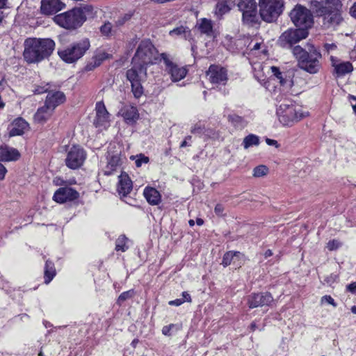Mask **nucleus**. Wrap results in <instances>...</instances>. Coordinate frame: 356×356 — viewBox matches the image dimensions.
<instances>
[{
    "instance_id": "obj_47",
    "label": "nucleus",
    "mask_w": 356,
    "mask_h": 356,
    "mask_svg": "<svg viewBox=\"0 0 356 356\" xmlns=\"http://www.w3.org/2000/svg\"><path fill=\"white\" fill-rule=\"evenodd\" d=\"M33 92L35 94H42L44 92H48L49 91L48 90V87L47 85V86H36Z\"/></svg>"
},
{
    "instance_id": "obj_59",
    "label": "nucleus",
    "mask_w": 356,
    "mask_h": 356,
    "mask_svg": "<svg viewBox=\"0 0 356 356\" xmlns=\"http://www.w3.org/2000/svg\"><path fill=\"white\" fill-rule=\"evenodd\" d=\"M260 47H261V43L256 42L251 49L252 50H258L260 49Z\"/></svg>"
},
{
    "instance_id": "obj_2",
    "label": "nucleus",
    "mask_w": 356,
    "mask_h": 356,
    "mask_svg": "<svg viewBox=\"0 0 356 356\" xmlns=\"http://www.w3.org/2000/svg\"><path fill=\"white\" fill-rule=\"evenodd\" d=\"M55 49L50 38H29L24 42V58L29 63H35L47 58Z\"/></svg>"
},
{
    "instance_id": "obj_36",
    "label": "nucleus",
    "mask_w": 356,
    "mask_h": 356,
    "mask_svg": "<svg viewBox=\"0 0 356 356\" xmlns=\"http://www.w3.org/2000/svg\"><path fill=\"white\" fill-rule=\"evenodd\" d=\"M120 165V159L118 155L112 156L108 160L105 174L111 175L116 170V168Z\"/></svg>"
},
{
    "instance_id": "obj_32",
    "label": "nucleus",
    "mask_w": 356,
    "mask_h": 356,
    "mask_svg": "<svg viewBox=\"0 0 356 356\" xmlns=\"http://www.w3.org/2000/svg\"><path fill=\"white\" fill-rule=\"evenodd\" d=\"M228 121L238 129H243L247 125L245 120L238 115L231 114L227 116Z\"/></svg>"
},
{
    "instance_id": "obj_18",
    "label": "nucleus",
    "mask_w": 356,
    "mask_h": 356,
    "mask_svg": "<svg viewBox=\"0 0 356 356\" xmlns=\"http://www.w3.org/2000/svg\"><path fill=\"white\" fill-rule=\"evenodd\" d=\"M65 6V4L60 0H42L41 1V13L46 15H54Z\"/></svg>"
},
{
    "instance_id": "obj_43",
    "label": "nucleus",
    "mask_w": 356,
    "mask_h": 356,
    "mask_svg": "<svg viewBox=\"0 0 356 356\" xmlns=\"http://www.w3.org/2000/svg\"><path fill=\"white\" fill-rule=\"evenodd\" d=\"M137 159L136 160V165L139 168L143 163H147L149 161V158L144 154H139L136 156Z\"/></svg>"
},
{
    "instance_id": "obj_37",
    "label": "nucleus",
    "mask_w": 356,
    "mask_h": 356,
    "mask_svg": "<svg viewBox=\"0 0 356 356\" xmlns=\"http://www.w3.org/2000/svg\"><path fill=\"white\" fill-rule=\"evenodd\" d=\"M127 241L125 235H120L115 241V250L125 252L128 249Z\"/></svg>"
},
{
    "instance_id": "obj_64",
    "label": "nucleus",
    "mask_w": 356,
    "mask_h": 356,
    "mask_svg": "<svg viewBox=\"0 0 356 356\" xmlns=\"http://www.w3.org/2000/svg\"><path fill=\"white\" fill-rule=\"evenodd\" d=\"M350 310H351V312H352L353 314H356V306H355V305L353 306V307H351Z\"/></svg>"
},
{
    "instance_id": "obj_29",
    "label": "nucleus",
    "mask_w": 356,
    "mask_h": 356,
    "mask_svg": "<svg viewBox=\"0 0 356 356\" xmlns=\"http://www.w3.org/2000/svg\"><path fill=\"white\" fill-rule=\"evenodd\" d=\"M270 69L272 73L280 81V83L282 86H286L287 87L292 86L293 81L291 79H287L286 75L280 72L277 67L273 66ZM289 78H290V76Z\"/></svg>"
},
{
    "instance_id": "obj_51",
    "label": "nucleus",
    "mask_w": 356,
    "mask_h": 356,
    "mask_svg": "<svg viewBox=\"0 0 356 356\" xmlns=\"http://www.w3.org/2000/svg\"><path fill=\"white\" fill-rule=\"evenodd\" d=\"M181 299L182 300V301H184V303L185 302H191L192 301L191 297L187 291H184L182 293V298Z\"/></svg>"
},
{
    "instance_id": "obj_26",
    "label": "nucleus",
    "mask_w": 356,
    "mask_h": 356,
    "mask_svg": "<svg viewBox=\"0 0 356 356\" xmlns=\"http://www.w3.org/2000/svg\"><path fill=\"white\" fill-rule=\"evenodd\" d=\"M54 111L45 104L39 108L34 115V120L40 124L44 123L52 115Z\"/></svg>"
},
{
    "instance_id": "obj_27",
    "label": "nucleus",
    "mask_w": 356,
    "mask_h": 356,
    "mask_svg": "<svg viewBox=\"0 0 356 356\" xmlns=\"http://www.w3.org/2000/svg\"><path fill=\"white\" fill-rule=\"evenodd\" d=\"M234 6L232 0H222L219 1L216 6V15L221 17L225 14L229 13Z\"/></svg>"
},
{
    "instance_id": "obj_54",
    "label": "nucleus",
    "mask_w": 356,
    "mask_h": 356,
    "mask_svg": "<svg viewBox=\"0 0 356 356\" xmlns=\"http://www.w3.org/2000/svg\"><path fill=\"white\" fill-rule=\"evenodd\" d=\"M6 172H7V170H6V168L3 166V165L0 163V179L1 180L4 179Z\"/></svg>"
},
{
    "instance_id": "obj_39",
    "label": "nucleus",
    "mask_w": 356,
    "mask_h": 356,
    "mask_svg": "<svg viewBox=\"0 0 356 356\" xmlns=\"http://www.w3.org/2000/svg\"><path fill=\"white\" fill-rule=\"evenodd\" d=\"M268 172V168L264 165H259L254 168L253 176L255 177H263Z\"/></svg>"
},
{
    "instance_id": "obj_58",
    "label": "nucleus",
    "mask_w": 356,
    "mask_h": 356,
    "mask_svg": "<svg viewBox=\"0 0 356 356\" xmlns=\"http://www.w3.org/2000/svg\"><path fill=\"white\" fill-rule=\"evenodd\" d=\"M273 255V252L270 250H267L265 252H264V257L265 258H268L270 256Z\"/></svg>"
},
{
    "instance_id": "obj_41",
    "label": "nucleus",
    "mask_w": 356,
    "mask_h": 356,
    "mask_svg": "<svg viewBox=\"0 0 356 356\" xmlns=\"http://www.w3.org/2000/svg\"><path fill=\"white\" fill-rule=\"evenodd\" d=\"M108 54L106 52H100L97 54L94 57L93 60L96 61V65H100L103 60L108 58Z\"/></svg>"
},
{
    "instance_id": "obj_35",
    "label": "nucleus",
    "mask_w": 356,
    "mask_h": 356,
    "mask_svg": "<svg viewBox=\"0 0 356 356\" xmlns=\"http://www.w3.org/2000/svg\"><path fill=\"white\" fill-rule=\"evenodd\" d=\"M259 137L251 134L244 138L243 141V145L244 149H247L252 146L259 145Z\"/></svg>"
},
{
    "instance_id": "obj_28",
    "label": "nucleus",
    "mask_w": 356,
    "mask_h": 356,
    "mask_svg": "<svg viewBox=\"0 0 356 356\" xmlns=\"http://www.w3.org/2000/svg\"><path fill=\"white\" fill-rule=\"evenodd\" d=\"M122 112V115L127 123H133L138 118V113L136 107H126Z\"/></svg>"
},
{
    "instance_id": "obj_49",
    "label": "nucleus",
    "mask_w": 356,
    "mask_h": 356,
    "mask_svg": "<svg viewBox=\"0 0 356 356\" xmlns=\"http://www.w3.org/2000/svg\"><path fill=\"white\" fill-rule=\"evenodd\" d=\"M224 207L221 204H217L215 207L214 211L216 215L221 216L223 215Z\"/></svg>"
},
{
    "instance_id": "obj_56",
    "label": "nucleus",
    "mask_w": 356,
    "mask_h": 356,
    "mask_svg": "<svg viewBox=\"0 0 356 356\" xmlns=\"http://www.w3.org/2000/svg\"><path fill=\"white\" fill-rule=\"evenodd\" d=\"M324 47H325V49L327 51H330L331 50H334V49H335L337 48L336 44H334L333 43L332 44H327V43H326V44H325Z\"/></svg>"
},
{
    "instance_id": "obj_50",
    "label": "nucleus",
    "mask_w": 356,
    "mask_h": 356,
    "mask_svg": "<svg viewBox=\"0 0 356 356\" xmlns=\"http://www.w3.org/2000/svg\"><path fill=\"white\" fill-rule=\"evenodd\" d=\"M346 289L348 291L350 292L353 294H356V282H352L346 286Z\"/></svg>"
},
{
    "instance_id": "obj_19",
    "label": "nucleus",
    "mask_w": 356,
    "mask_h": 356,
    "mask_svg": "<svg viewBox=\"0 0 356 356\" xmlns=\"http://www.w3.org/2000/svg\"><path fill=\"white\" fill-rule=\"evenodd\" d=\"M118 178L119 181L117 190L121 199H122L127 197L132 191L133 183L129 175L125 172H122Z\"/></svg>"
},
{
    "instance_id": "obj_57",
    "label": "nucleus",
    "mask_w": 356,
    "mask_h": 356,
    "mask_svg": "<svg viewBox=\"0 0 356 356\" xmlns=\"http://www.w3.org/2000/svg\"><path fill=\"white\" fill-rule=\"evenodd\" d=\"M266 143L268 145H275L277 147H278L277 141L275 140H273V139H270V138H266Z\"/></svg>"
},
{
    "instance_id": "obj_45",
    "label": "nucleus",
    "mask_w": 356,
    "mask_h": 356,
    "mask_svg": "<svg viewBox=\"0 0 356 356\" xmlns=\"http://www.w3.org/2000/svg\"><path fill=\"white\" fill-rule=\"evenodd\" d=\"M326 302L328 304L332 305L334 307H336L337 306V303L335 302L334 300L330 296L325 295L321 298V302Z\"/></svg>"
},
{
    "instance_id": "obj_60",
    "label": "nucleus",
    "mask_w": 356,
    "mask_h": 356,
    "mask_svg": "<svg viewBox=\"0 0 356 356\" xmlns=\"http://www.w3.org/2000/svg\"><path fill=\"white\" fill-rule=\"evenodd\" d=\"M7 0H0V9L5 7Z\"/></svg>"
},
{
    "instance_id": "obj_25",
    "label": "nucleus",
    "mask_w": 356,
    "mask_h": 356,
    "mask_svg": "<svg viewBox=\"0 0 356 356\" xmlns=\"http://www.w3.org/2000/svg\"><path fill=\"white\" fill-rule=\"evenodd\" d=\"M29 127V124L22 118L15 119L12 123V127L9 131V136H22Z\"/></svg>"
},
{
    "instance_id": "obj_13",
    "label": "nucleus",
    "mask_w": 356,
    "mask_h": 356,
    "mask_svg": "<svg viewBox=\"0 0 356 356\" xmlns=\"http://www.w3.org/2000/svg\"><path fill=\"white\" fill-rule=\"evenodd\" d=\"M161 60L165 65V72L170 75V79L173 82H177L183 79L187 74L188 70L184 67H179L173 63L168 54L163 53L161 54Z\"/></svg>"
},
{
    "instance_id": "obj_53",
    "label": "nucleus",
    "mask_w": 356,
    "mask_h": 356,
    "mask_svg": "<svg viewBox=\"0 0 356 356\" xmlns=\"http://www.w3.org/2000/svg\"><path fill=\"white\" fill-rule=\"evenodd\" d=\"M184 303V301L181 298H178L174 300L169 301L168 304L171 306H180Z\"/></svg>"
},
{
    "instance_id": "obj_40",
    "label": "nucleus",
    "mask_w": 356,
    "mask_h": 356,
    "mask_svg": "<svg viewBox=\"0 0 356 356\" xmlns=\"http://www.w3.org/2000/svg\"><path fill=\"white\" fill-rule=\"evenodd\" d=\"M133 294H134L133 290H129V291L122 293L118 298L117 303L118 305H121L122 304V302H124L125 300L131 298L133 296Z\"/></svg>"
},
{
    "instance_id": "obj_55",
    "label": "nucleus",
    "mask_w": 356,
    "mask_h": 356,
    "mask_svg": "<svg viewBox=\"0 0 356 356\" xmlns=\"http://www.w3.org/2000/svg\"><path fill=\"white\" fill-rule=\"evenodd\" d=\"M350 14L352 17L356 19V1L351 6L350 9Z\"/></svg>"
},
{
    "instance_id": "obj_1",
    "label": "nucleus",
    "mask_w": 356,
    "mask_h": 356,
    "mask_svg": "<svg viewBox=\"0 0 356 356\" xmlns=\"http://www.w3.org/2000/svg\"><path fill=\"white\" fill-rule=\"evenodd\" d=\"M342 3L340 0H312L310 8L318 17H322L325 29L335 28L343 20Z\"/></svg>"
},
{
    "instance_id": "obj_16",
    "label": "nucleus",
    "mask_w": 356,
    "mask_h": 356,
    "mask_svg": "<svg viewBox=\"0 0 356 356\" xmlns=\"http://www.w3.org/2000/svg\"><path fill=\"white\" fill-rule=\"evenodd\" d=\"M248 305L250 309L269 306L273 302L272 295L268 292L252 293L248 297Z\"/></svg>"
},
{
    "instance_id": "obj_48",
    "label": "nucleus",
    "mask_w": 356,
    "mask_h": 356,
    "mask_svg": "<svg viewBox=\"0 0 356 356\" xmlns=\"http://www.w3.org/2000/svg\"><path fill=\"white\" fill-rule=\"evenodd\" d=\"M130 19H131V15L126 14L124 15V17L119 18L116 21V24L118 26H121V25L124 24L125 22L129 20Z\"/></svg>"
},
{
    "instance_id": "obj_21",
    "label": "nucleus",
    "mask_w": 356,
    "mask_h": 356,
    "mask_svg": "<svg viewBox=\"0 0 356 356\" xmlns=\"http://www.w3.org/2000/svg\"><path fill=\"white\" fill-rule=\"evenodd\" d=\"M330 60L337 76H343L353 70V65L349 61L339 62L337 58L333 56H331Z\"/></svg>"
},
{
    "instance_id": "obj_44",
    "label": "nucleus",
    "mask_w": 356,
    "mask_h": 356,
    "mask_svg": "<svg viewBox=\"0 0 356 356\" xmlns=\"http://www.w3.org/2000/svg\"><path fill=\"white\" fill-rule=\"evenodd\" d=\"M186 32V28L184 26H180L174 29L173 30L170 31V35H181L182 34H185Z\"/></svg>"
},
{
    "instance_id": "obj_33",
    "label": "nucleus",
    "mask_w": 356,
    "mask_h": 356,
    "mask_svg": "<svg viewBox=\"0 0 356 356\" xmlns=\"http://www.w3.org/2000/svg\"><path fill=\"white\" fill-rule=\"evenodd\" d=\"M56 275L54 264L50 261H47L44 266V283L49 284Z\"/></svg>"
},
{
    "instance_id": "obj_14",
    "label": "nucleus",
    "mask_w": 356,
    "mask_h": 356,
    "mask_svg": "<svg viewBox=\"0 0 356 356\" xmlns=\"http://www.w3.org/2000/svg\"><path fill=\"white\" fill-rule=\"evenodd\" d=\"M86 152L79 145H73L67 154L65 164L70 169H77L84 163Z\"/></svg>"
},
{
    "instance_id": "obj_20",
    "label": "nucleus",
    "mask_w": 356,
    "mask_h": 356,
    "mask_svg": "<svg viewBox=\"0 0 356 356\" xmlns=\"http://www.w3.org/2000/svg\"><path fill=\"white\" fill-rule=\"evenodd\" d=\"M66 100L65 94L61 91H49L47 95L44 104L54 111L55 108L63 104Z\"/></svg>"
},
{
    "instance_id": "obj_11",
    "label": "nucleus",
    "mask_w": 356,
    "mask_h": 356,
    "mask_svg": "<svg viewBox=\"0 0 356 356\" xmlns=\"http://www.w3.org/2000/svg\"><path fill=\"white\" fill-rule=\"evenodd\" d=\"M290 17L296 26L307 30L313 24L312 15L309 10L302 6H296L290 13Z\"/></svg>"
},
{
    "instance_id": "obj_12",
    "label": "nucleus",
    "mask_w": 356,
    "mask_h": 356,
    "mask_svg": "<svg viewBox=\"0 0 356 356\" xmlns=\"http://www.w3.org/2000/svg\"><path fill=\"white\" fill-rule=\"evenodd\" d=\"M308 31L304 28L289 29L284 31L279 39V43L282 47H291L302 39L308 36Z\"/></svg>"
},
{
    "instance_id": "obj_31",
    "label": "nucleus",
    "mask_w": 356,
    "mask_h": 356,
    "mask_svg": "<svg viewBox=\"0 0 356 356\" xmlns=\"http://www.w3.org/2000/svg\"><path fill=\"white\" fill-rule=\"evenodd\" d=\"M191 132L193 134L197 135L199 136L204 135L207 137H211V134L213 133V131L211 129H207L205 127L204 124L198 122L195 123L193 126H192L191 129Z\"/></svg>"
},
{
    "instance_id": "obj_38",
    "label": "nucleus",
    "mask_w": 356,
    "mask_h": 356,
    "mask_svg": "<svg viewBox=\"0 0 356 356\" xmlns=\"http://www.w3.org/2000/svg\"><path fill=\"white\" fill-rule=\"evenodd\" d=\"M100 32L102 35L109 37L113 34V26L111 23L106 22L100 27Z\"/></svg>"
},
{
    "instance_id": "obj_23",
    "label": "nucleus",
    "mask_w": 356,
    "mask_h": 356,
    "mask_svg": "<svg viewBox=\"0 0 356 356\" xmlns=\"http://www.w3.org/2000/svg\"><path fill=\"white\" fill-rule=\"evenodd\" d=\"M143 195L150 205H159L161 202V193L153 187L146 186L143 191Z\"/></svg>"
},
{
    "instance_id": "obj_9",
    "label": "nucleus",
    "mask_w": 356,
    "mask_h": 356,
    "mask_svg": "<svg viewBox=\"0 0 356 356\" xmlns=\"http://www.w3.org/2000/svg\"><path fill=\"white\" fill-rule=\"evenodd\" d=\"M237 6L242 13V21L244 24L253 26L259 24L257 3L255 0H238Z\"/></svg>"
},
{
    "instance_id": "obj_52",
    "label": "nucleus",
    "mask_w": 356,
    "mask_h": 356,
    "mask_svg": "<svg viewBox=\"0 0 356 356\" xmlns=\"http://www.w3.org/2000/svg\"><path fill=\"white\" fill-rule=\"evenodd\" d=\"M99 65H96V61L95 60H93L92 62H90L88 63L86 65V71H91L92 70H94L95 67H98Z\"/></svg>"
},
{
    "instance_id": "obj_5",
    "label": "nucleus",
    "mask_w": 356,
    "mask_h": 356,
    "mask_svg": "<svg viewBox=\"0 0 356 356\" xmlns=\"http://www.w3.org/2000/svg\"><path fill=\"white\" fill-rule=\"evenodd\" d=\"M90 47L88 38L73 42L65 49H59L58 54L67 63H73L82 58Z\"/></svg>"
},
{
    "instance_id": "obj_17",
    "label": "nucleus",
    "mask_w": 356,
    "mask_h": 356,
    "mask_svg": "<svg viewBox=\"0 0 356 356\" xmlns=\"http://www.w3.org/2000/svg\"><path fill=\"white\" fill-rule=\"evenodd\" d=\"M79 196V193L70 187L59 188L54 193L53 199L58 203H65L67 201L76 200Z\"/></svg>"
},
{
    "instance_id": "obj_6",
    "label": "nucleus",
    "mask_w": 356,
    "mask_h": 356,
    "mask_svg": "<svg viewBox=\"0 0 356 356\" xmlns=\"http://www.w3.org/2000/svg\"><path fill=\"white\" fill-rule=\"evenodd\" d=\"M126 77L131 83L134 97H140L144 92L142 82L147 78V67L143 64L133 63V66L126 72Z\"/></svg>"
},
{
    "instance_id": "obj_7",
    "label": "nucleus",
    "mask_w": 356,
    "mask_h": 356,
    "mask_svg": "<svg viewBox=\"0 0 356 356\" xmlns=\"http://www.w3.org/2000/svg\"><path fill=\"white\" fill-rule=\"evenodd\" d=\"M259 16L266 22L277 20L282 13L284 3L283 0H259Z\"/></svg>"
},
{
    "instance_id": "obj_3",
    "label": "nucleus",
    "mask_w": 356,
    "mask_h": 356,
    "mask_svg": "<svg viewBox=\"0 0 356 356\" xmlns=\"http://www.w3.org/2000/svg\"><path fill=\"white\" fill-rule=\"evenodd\" d=\"M92 6L83 5L55 15L54 21L60 27L73 31L81 27L88 17H92Z\"/></svg>"
},
{
    "instance_id": "obj_8",
    "label": "nucleus",
    "mask_w": 356,
    "mask_h": 356,
    "mask_svg": "<svg viewBox=\"0 0 356 356\" xmlns=\"http://www.w3.org/2000/svg\"><path fill=\"white\" fill-rule=\"evenodd\" d=\"M156 49L149 40H142L139 44L136 52L132 59V63L143 64L146 67L153 64L156 58Z\"/></svg>"
},
{
    "instance_id": "obj_10",
    "label": "nucleus",
    "mask_w": 356,
    "mask_h": 356,
    "mask_svg": "<svg viewBox=\"0 0 356 356\" xmlns=\"http://www.w3.org/2000/svg\"><path fill=\"white\" fill-rule=\"evenodd\" d=\"M279 121L284 126H291L304 118V114L296 109L293 104H282L277 110Z\"/></svg>"
},
{
    "instance_id": "obj_46",
    "label": "nucleus",
    "mask_w": 356,
    "mask_h": 356,
    "mask_svg": "<svg viewBox=\"0 0 356 356\" xmlns=\"http://www.w3.org/2000/svg\"><path fill=\"white\" fill-rule=\"evenodd\" d=\"M177 325L175 324H170L169 325L164 326L162 328V333L164 335L166 336H170L171 335V330L174 327H175Z\"/></svg>"
},
{
    "instance_id": "obj_30",
    "label": "nucleus",
    "mask_w": 356,
    "mask_h": 356,
    "mask_svg": "<svg viewBox=\"0 0 356 356\" xmlns=\"http://www.w3.org/2000/svg\"><path fill=\"white\" fill-rule=\"evenodd\" d=\"M198 29L202 34H205L207 36L211 37L213 35V25L212 22L210 19L202 18L197 24Z\"/></svg>"
},
{
    "instance_id": "obj_42",
    "label": "nucleus",
    "mask_w": 356,
    "mask_h": 356,
    "mask_svg": "<svg viewBox=\"0 0 356 356\" xmlns=\"http://www.w3.org/2000/svg\"><path fill=\"white\" fill-rule=\"evenodd\" d=\"M341 246V243L339 241L336 240V239L330 241L327 244V248L330 251L337 250Z\"/></svg>"
},
{
    "instance_id": "obj_4",
    "label": "nucleus",
    "mask_w": 356,
    "mask_h": 356,
    "mask_svg": "<svg viewBox=\"0 0 356 356\" xmlns=\"http://www.w3.org/2000/svg\"><path fill=\"white\" fill-rule=\"evenodd\" d=\"M293 56L298 60L300 69L309 74H316L321 67V54L313 44L307 43L305 48L295 46L292 50Z\"/></svg>"
},
{
    "instance_id": "obj_61",
    "label": "nucleus",
    "mask_w": 356,
    "mask_h": 356,
    "mask_svg": "<svg viewBox=\"0 0 356 356\" xmlns=\"http://www.w3.org/2000/svg\"><path fill=\"white\" fill-rule=\"evenodd\" d=\"M196 223L200 226L202 225L204 223V220L202 218H197Z\"/></svg>"
},
{
    "instance_id": "obj_34",
    "label": "nucleus",
    "mask_w": 356,
    "mask_h": 356,
    "mask_svg": "<svg viewBox=\"0 0 356 356\" xmlns=\"http://www.w3.org/2000/svg\"><path fill=\"white\" fill-rule=\"evenodd\" d=\"M241 256L240 252H227L223 256L222 264L224 267H226L230 265L232 261L235 262V260L239 259Z\"/></svg>"
},
{
    "instance_id": "obj_24",
    "label": "nucleus",
    "mask_w": 356,
    "mask_h": 356,
    "mask_svg": "<svg viewBox=\"0 0 356 356\" xmlns=\"http://www.w3.org/2000/svg\"><path fill=\"white\" fill-rule=\"evenodd\" d=\"M108 120V112L107 111L104 104L98 102L96 104V118L94 124L96 127L104 126Z\"/></svg>"
},
{
    "instance_id": "obj_22",
    "label": "nucleus",
    "mask_w": 356,
    "mask_h": 356,
    "mask_svg": "<svg viewBox=\"0 0 356 356\" xmlns=\"http://www.w3.org/2000/svg\"><path fill=\"white\" fill-rule=\"evenodd\" d=\"M19 156L20 154L17 149L8 145H1L0 147V161H16L19 158Z\"/></svg>"
},
{
    "instance_id": "obj_62",
    "label": "nucleus",
    "mask_w": 356,
    "mask_h": 356,
    "mask_svg": "<svg viewBox=\"0 0 356 356\" xmlns=\"http://www.w3.org/2000/svg\"><path fill=\"white\" fill-rule=\"evenodd\" d=\"M189 145L188 144L187 141L186 140H184L180 145V147L181 148H183V147H185L186 146H188Z\"/></svg>"
},
{
    "instance_id": "obj_15",
    "label": "nucleus",
    "mask_w": 356,
    "mask_h": 356,
    "mask_svg": "<svg viewBox=\"0 0 356 356\" xmlns=\"http://www.w3.org/2000/svg\"><path fill=\"white\" fill-rule=\"evenodd\" d=\"M207 76L213 84L225 85L228 79L227 70L217 65H210L207 71Z\"/></svg>"
},
{
    "instance_id": "obj_63",
    "label": "nucleus",
    "mask_w": 356,
    "mask_h": 356,
    "mask_svg": "<svg viewBox=\"0 0 356 356\" xmlns=\"http://www.w3.org/2000/svg\"><path fill=\"white\" fill-rule=\"evenodd\" d=\"M250 328L251 329L252 331H254L257 328L256 323H251Z\"/></svg>"
}]
</instances>
